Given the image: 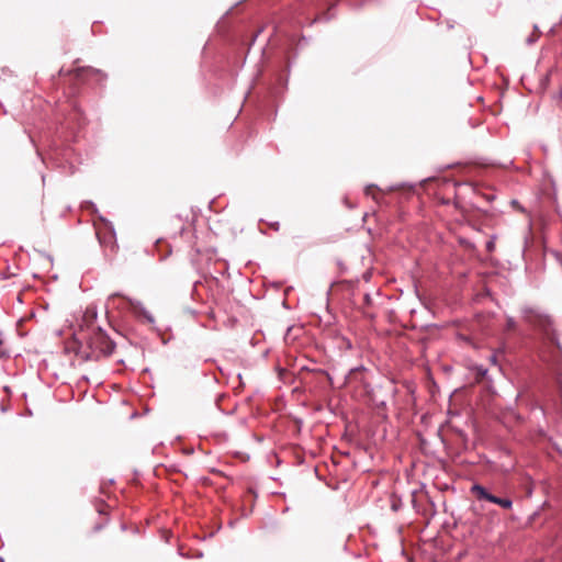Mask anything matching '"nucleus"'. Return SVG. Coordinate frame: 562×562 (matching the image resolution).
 <instances>
[{"label":"nucleus","mask_w":562,"mask_h":562,"mask_svg":"<svg viewBox=\"0 0 562 562\" xmlns=\"http://www.w3.org/2000/svg\"><path fill=\"white\" fill-rule=\"evenodd\" d=\"M133 306H134L137 311H139V312H140V313L146 317V319H147L148 322H150V323H153V322H154L153 316H151L147 311H145V310L140 306V304H139V303H137V304H133Z\"/></svg>","instance_id":"obj_4"},{"label":"nucleus","mask_w":562,"mask_h":562,"mask_svg":"<svg viewBox=\"0 0 562 562\" xmlns=\"http://www.w3.org/2000/svg\"><path fill=\"white\" fill-rule=\"evenodd\" d=\"M479 372H480L482 375H485V374H486V372H487V370H480Z\"/></svg>","instance_id":"obj_7"},{"label":"nucleus","mask_w":562,"mask_h":562,"mask_svg":"<svg viewBox=\"0 0 562 562\" xmlns=\"http://www.w3.org/2000/svg\"><path fill=\"white\" fill-rule=\"evenodd\" d=\"M522 314L528 324L539 328L546 335L550 334L551 321L547 315L541 314L533 307H525Z\"/></svg>","instance_id":"obj_1"},{"label":"nucleus","mask_w":562,"mask_h":562,"mask_svg":"<svg viewBox=\"0 0 562 562\" xmlns=\"http://www.w3.org/2000/svg\"><path fill=\"white\" fill-rule=\"evenodd\" d=\"M491 362H492V363H494V364H496V356H495V355H493V356L491 357Z\"/></svg>","instance_id":"obj_6"},{"label":"nucleus","mask_w":562,"mask_h":562,"mask_svg":"<svg viewBox=\"0 0 562 562\" xmlns=\"http://www.w3.org/2000/svg\"><path fill=\"white\" fill-rule=\"evenodd\" d=\"M514 327H515V321L512 317H509L507 319V328L513 329Z\"/></svg>","instance_id":"obj_5"},{"label":"nucleus","mask_w":562,"mask_h":562,"mask_svg":"<svg viewBox=\"0 0 562 562\" xmlns=\"http://www.w3.org/2000/svg\"><path fill=\"white\" fill-rule=\"evenodd\" d=\"M472 493H474L479 498L486 499L488 502L490 497L493 496V494L488 493L485 487L479 484L472 486Z\"/></svg>","instance_id":"obj_2"},{"label":"nucleus","mask_w":562,"mask_h":562,"mask_svg":"<svg viewBox=\"0 0 562 562\" xmlns=\"http://www.w3.org/2000/svg\"><path fill=\"white\" fill-rule=\"evenodd\" d=\"M490 502L493 504H497L503 508L509 509L513 505V502L509 498H501L497 496L490 497Z\"/></svg>","instance_id":"obj_3"}]
</instances>
